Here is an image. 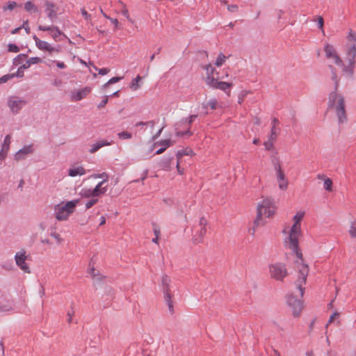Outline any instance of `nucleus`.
<instances>
[{
    "label": "nucleus",
    "instance_id": "f257e3e1",
    "mask_svg": "<svg viewBox=\"0 0 356 356\" xmlns=\"http://www.w3.org/2000/svg\"><path fill=\"white\" fill-rule=\"evenodd\" d=\"M305 216V211H300L293 216V224L291 227L289 234L285 239V246L295 253L299 259L296 261L298 268L299 277L296 282V290L299 296L302 297L304 295V285L306 283L309 272V267L307 264L302 263V254L299 249L298 238L301 235L300 221Z\"/></svg>",
    "mask_w": 356,
    "mask_h": 356
},
{
    "label": "nucleus",
    "instance_id": "f03ea898",
    "mask_svg": "<svg viewBox=\"0 0 356 356\" xmlns=\"http://www.w3.org/2000/svg\"><path fill=\"white\" fill-rule=\"evenodd\" d=\"M276 205L273 200L270 198L263 199L257 207V217L254 224L256 227L263 225L266 223L263 218L273 217L276 211Z\"/></svg>",
    "mask_w": 356,
    "mask_h": 356
},
{
    "label": "nucleus",
    "instance_id": "7ed1b4c3",
    "mask_svg": "<svg viewBox=\"0 0 356 356\" xmlns=\"http://www.w3.org/2000/svg\"><path fill=\"white\" fill-rule=\"evenodd\" d=\"M327 106L329 108L334 109L339 124H343L347 122L345 103L342 95L335 91L330 92Z\"/></svg>",
    "mask_w": 356,
    "mask_h": 356
},
{
    "label": "nucleus",
    "instance_id": "20e7f679",
    "mask_svg": "<svg viewBox=\"0 0 356 356\" xmlns=\"http://www.w3.org/2000/svg\"><path fill=\"white\" fill-rule=\"evenodd\" d=\"M78 202V200H74L66 203L56 204L54 209L56 218L59 221L66 220L70 215L73 213L74 208Z\"/></svg>",
    "mask_w": 356,
    "mask_h": 356
},
{
    "label": "nucleus",
    "instance_id": "39448f33",
    "mask_svg": "<svg viewBox=\"0 0 356 356\" xmlns=\"http://www.w3.org/2000/svg\"><path fill=\"white\" fill-rule=\"evenodd\" d=\"M268 272L270 278L276 281H283L288 275L286 265L281 262L270 264L268 266Z\"/></svg>",
    "mask_w": 356,
    "mask_h": 356
},
{
    "label": "nucleus",
    "instance_id": "423d86ee",
    "mask_svg": "<svg viewBox=\"0 0 356 356\" xmlns=\"http://www.w3.org/2000/svg\"><path fill=\"white\" fill-rule=\"evenodd\" d=\"M356 49H346V63H343L342 71L346 76H352L354 72Z\"/></svg>",
    "mask_w": 356,
    "mask_h": 356
},
{
    "label": "nucleus",
    "instance_id": "0eeeda50",
    "mask_svg": "<svg viewBox=\"0 0 356 356\" xmlns=\"http://www.w3.org/2000/svg\"><path fill=\"white\" fill-rule=\"evenodd\" d=\"M207 220L205 218L202 217L200 219L199 225L195 227L193 229V241L195 243H200L202 242L203 237L206 234V226Z\"/></svg>",
    "mask_w": 356,
    "mask_h": 356
},
{
    "label": "nucleus",
    "instance_id": "6e6552de",
    "mask_svg": "<svg viewBox=\"0 0 356 356\" xmlns=\"http://www.w3.org/2000/svg\"><path fill=\"white\" fill-rule=\"evenodd\" d=\"M286 302L291 309L293 316H298L303 307L302 301L291 293L287 296Z\"/></svg>",
    "mask_w": 356,
    "mask_h": 356
},
{
    "label": "nucleus",
    "instance_id": "1a4fd4ad",
    "mask_svg": "<svg viewBox=\"0 0 356 356\" xmlns=\"http://www.w3.org/2000/svg\"><path fill=\"white\" fill-rule=\"evenodd\" d=\"M274 169L276 172V179L279 188L282 191H286L288 188L289 181L286 178L285 174L282 170L281 165L279 162L274 163Z\"/></svg>",
    "mask_w": 356,
    "mask_h": 356
},
{
    "label": "nucleus",
    "instance_id": "9d476101",
    "mask_svg": "<svg viewBox=\"0 0 356 356\" xmlns=\"http://www.w3.org/2000/svg\"><path fill=\"white\" fill-rule=\"evenodd\" d=\"M324 51L327 58L332 59L334 63L342 67L343 61L337 54L336 49L332 45L330 44H325L324 45Z\"/></svg>",
    "mask_w": 356,
    "mask_h": 356
},
{
    "label": "nucleus",
    "instance_id": "9b49d317",
    "mask_svg": "<svg viewBox=\"0 0 356 356\" xmlns=\"http://www.w3.org/2000/svg\"><path fill=\"white\" fill-rule=\"evenodd\" d=\"M197 117V115H191L188 118L182 119L180 124L186 127V131H181L176 128V136L178 137H183L186 135L191 136L192 132L190 131L191 125Z\"/></svg>",
    "mask_w": 356,
    "mask_h": 356
},
{
    "label": "nucleus",
    "instance_id": "f8f14e48",
    "mask_svg": "<svg viewBox=\"0 0 356 356\" xmlns=\"http://www.w3.org/2000/svg\"><path fill=\"white\" fill-rule=\"evenodd\" d=\"M26 104V101L22 98L10 97L8 101V105L13 114H17Z\"/></svg>",
    "mask_w": 356,
    "mask_h": 356
},
{
    "label": "nucleus",
    "instance_id": "ddd939ff",
    "mask_svg": "<svg viewBox=\"0 0 356 356\" xmlns=\"http://www.w3.org/2000/svg\"><path fill=\"white\" fill-rule=\"evenodd\" d=\"M15 260L17 266L20 268L24 273H30L29 266L26 263V255L24 250H21L16 252L15 255Z\"/></svg>",
    "mask_w": 356,
    "mask_h": 356
},
{
    "label": "nucleus",
    "instance_id": "4468645a",
    "mask_svg": "<svg viewBox=\"0 0 356 356\" xmlns=\"http://www.w3.org/2000/svg\"><path fill=\"white\" fill-rule=\"evenodd\" d=\"M38 29L42 31H50L51 35L55 41H60L61 40L58 38V37L60 35H63V37L65 38H67V35L65 33H63L59 29V28L58 26H46L39 25Z\"/></svg>",
    "mask_w": 356,
    "mask_h": 356
},
{
    "label": "nucleus",
    "instance_id": "2eb2a0df",
    "mask_svg": "<svg viewBox=\"0 0 356 356\" xmlns=\"http://www.w3.org/2000/svg\"><path fill=\"white\" fill-rule=\"evenodd\" d=\"M34 152V146L33 144L26 145L19 149L14 155L16 161L24 160L29 154Z\"/></svg>",
    "mask_w": 356,
    "mask_h": 356
},
{
    "label": "nucleus",
    "instance_id": "dca6fc26",
    "mask_svg": "<svg viewBox=\"0 0 356 356\" xmlns=\"http://www.w3.org/2000/svg\"><path fill=\"white\" fill-rule=\"evenodd\" d=\"M219 76L217 78H209V84L208 86L216 89L221 90L225 92L228 90L232 86V83L225 82V81H219Z\"/></svg>",
    "mask_w": 356,
    "mask_h": 356
},
{
    "label": "nucleus",
    "instance_id": "f3484780",
    "mask_svg": "<svg viewBox=\"0 0 356 356\" xmlns=\"http://www.w3.org/2000/svg\"><path fill=\"white\" fill-rule=\"evenodd\" d=\"M92 90L91 87L85 86L79 90L72 92L70 98L72 102H79L84 99Z\"/></svg>",
    "mask_w": 356,
    "mask_h": 356
},
{
    "label": "nucleus",
    "instance_id": "a211bd4d",
    "mask_svg": "<svg viewBox=\"0 0 356 356\" xmlns=\"http://www.w3.org/2000/svg\"><path fill=\"white\" fill-rule=\"evenodd\" d=\"M44 5L45 7V12L47 17L51 22H54L57 18V10L56 5L49 1H44Z\"/></svg>",
    "mask_w": 356,
    "mask_h": 356
},
{
    "label": "nucleus",
    "instance_id": "6ab92c4d",
    "mask_svg": "<svg viewBox=\"0 0 356 356\" xmlns=\"http://www.w3.org/2000/svg\"><path fill=\"white\" fill-rule=\"evenodd\" d=\"M10 144V136L6 135L4 138L3 143L2 144L1 149L0 151V160L3 161L7 156L8 151Z\"/></svg>",
    "mask_w": 356,
    "mask_h": 356
},
{
    "label": "nucleus",
    "instance_id": "aec40b11",
    "mask_svg": "<svg viewBox=\"0 0 356 356\" xmlns=\"http://www.w3.org/2000/svg\"><path fill=\"white\" fill-rule=\"evenodd\" d=\"M86 173L82 165H72L68 170V175L72 177L82 176Z\"/></svg>",
    "mask_w": 356,
    "mask_h": 356
},
{
    "label": "nucleus",
    "instance_id": "412c9836",
    "mask_svg": "<svg viewBox=\"0 0 356 356\" xmlns=\"http://www.w3.org/2000/svg\"><path fill=\"white\" fill-rule=\"evenodd\" d=\"M113 143V142L112 140H110V141H108V140H99V141L93 143L91 145L90 149H89V152L91 154H93V153L96 152L97 151H98L100 148H102L104 146L111 145Z\"/></svg>",
    "mask_w": 356,
    "mask_h": 356
},
{
    "label": "nucleus",
    "instance_id": "4be33fe9",
    "mask_svg": "<svg viewBox=\"0 0 356 356\" xmlns=\"http://www.w3.org/2000/svg\"><path fill=\"white\" fill-rule=\"evenodd\" d=\"M38 43L36 44V47L40 50L47 51L49 53H51L53 51L59 52V51H60L59 48H54V47H51V45L46 41L40 40V41H38Z\"/></svg>",
    "mask_w": 356,
    "mask_h": 356
},
{
    "label": "nucleus",
    "instance_id": "5701e85b",
    "mask_svg": "<svg viewBox=\"0 0 356 356\" xmlns=\"http://www.w3.org/2000/svg\"><path fill=\"white\" fill-rule=\"evenodd\" d=\"M170 282H171V280L167 275H163L162 280H161V284H162V286H163V291L164 296L171 294L170 289Z\"/></svg>",
    "mask_w": 356,
    "mask_h": 356
},
{
    "label": "nucleus",
    "instance_id": "b1692460",
    "mask_svg": "<svg viewBox=\"0 0 356 356\" xmlns=\"http://www.w3.org/2000/svg\"><path fill=\"white\" fill-rule=\"evenodd\" d=\"M108 190V186H104L103 182H99L96 186L92 189V191L95 197H99L104 195Z\"/></svg>",
    "mask_w": 356,
    "mask_h": 356
},
{
    "label": "nucleus",
    "instance_id": "393cba45",
    "mask_svg": "<svg viewBox=\"0 0 356 356\" xmlns=\"http://www.w3.org/2000/svg\"><path fill=\"white\" fill-rule=\"evenodd\" d=\"M346 49H356V35L352 31L348 35Z\"/></svg>",
    "mask_w": 356,
    "mask_h": 356
},
{
    "label": "nucleus",
    "instance_id": "a878e982",
    "mask_svg": "<svg viewBox=\"0 0 356 356\" xmlns=\"http://www.w3.org/2000/svg\"><path fill=\"white\" fill-rule=\"evenodd\" d=\"M203 69L206 71V74H207L206 83L208 85L209 82V78H215L213 76V74L216 71V69L210 63L205 65L203 67Z\"/></svg>",
    "mask_w": 356,
    "mask_h": 356
},
{
    "label": "nucleus",
    "instance_id": "bb28decb",
    "mask_svg": "<svg viewBox=\"0 0 356 356\" xmlns=\"http://www.w3.org/2000/svg\"><path fill=\"white\" fill-rule=\"evenodd\" d=\"M228 57L229 56H226L222 52L219 53L214 65L218 67H221L226 62Z\"/></svg>",
    "mask_w": 356,
    "mask_h": 356
},
{
    "label": "nucleus",
    "instance_id": "cd10ccee",
    "mask_svg": "<svg viewBox=\"0 0 356 356\" xmlns=\"http://www.w3.org/2000/svg\"><path fill=\"white\" fill-rule=\"evenodd\" d=\"M184 155L193 156L194 155V152L191 149L186 148L178 150L176 154L177 159H180Z\"/></svg>",
    "mask_w": 356,
    "mask_h": 356
},
{
    "label": "nucleus",
    "instance_id": "c85d7f7f",
    "mask_svg": "<svg viewBox=\"0 0 356 356\" xmlns=\"http://www.w3.org/2000/svg\"><path fill=\"white\" fill-rule=\"evenodd\" d=\"M79 194L82 197H86V198L96 197L92 191V189H91V188H83L81 190Z\"/></svg>",
    "mask_w": 356,
    "mask_h": 356
},
{
    "label": "nucleus",
    "instance_id": "c756f323",
    "mask_svg": "<svg viewBox=\"0 0 356 356\" xmlns=\"http://www.w3.org/2000/svg\"><path fill=\"white\" fill-rule=\"evenodd\" d=\"M24 9L29 13H36L38 11V7L31 1L24 3Z\"/></svg>",
    "mask_w": 356,
    "mask_h": 356
},
{
    "label": "nucleus",
    "instance_id": "7c9ffc66",
    "mask_svg": "<svg viewBox=\"0 0 356 356\" xmlns=\"http://www.w3.org/2000/svg\"><path fill=\"white\" fill-rule=\"evenodd\" d=\"M29 67V63L26 62L24 64H22L21 66H19L17 70V72L15 74L16 77L22 78L24 76V72L25 70L28 69Z\"/></svg>",
    "mask_w": 356,
    "mask_h": 356
},
{
    "label": "nucleus",
    "instance_id": "2f4dec72",
    "mask_svg": "<svg viewBox=\"0 0 356 356\" xmlns=\"http://www.w3.org/2000/svg\"><path fill=\"white\" fill-rule=\"evenodd\" d=\"M141 76L140 75H138L135 79H134L130 84V88L136 91L138 89L140 88V86L139 84V82L141 81Z\"/></svg>",
    "mask_w": 356,
    "mask_h": 356
},
{
    "label": "nucleus",
    "instance_id": "473e14b6",
    "mask_svg": "<svg viewBox=\"0 0 356 356\" xmlns=\"http://www.w3.org/2000/svg\"><path fill=\"white\" fill-rule=\"evenodd\" d=\"M165 301L168 305L169 312L170 314L174 313V307H173V302L172 300V296L170 295H165L164 296Z\"/></svg>",
    "mask_w": 356,
    "mask_h": 356
},
{
    "label": "nucleus",
    "instance_id": "72a5a7b5",
    "mask_svg": "<svg viewBox=\"0 0 356 356\" xmlns=\"http://www.w3.org/2000/svg\"><path fill=\"white\" fill-rule=\"evenodd\" d=\"M91 177L94 179L102 178L103 180L101 182L105 184L108 181L109 176L106 172H102L100 174H93L91 175Z\"/></svg>",
    "mask_w": 356,
    "mask_h": 356
},
{
    "label": "nucleus",
    "instance_id": "f704fd0d",
    "mask_svg": "<svg viewBox=\"0 0 356 356\" xmlns=\"http://www.w3.org/2000/svg\"><path fill=\"white\" fill-rule=\"evenodd\" d=\"M118 136L120 140H129L132 138V134L128 131H122L118 134Z\"/></svg>",
    "mask_w": 356,
    "mask_h": 356
},
{
    "label": "nucleus",
    "instance_id": "c9c22d12",
    "mask_svg": "<svg viewBox=\"0 0 356 356\" xmlns=\"http://www.w3.org/2000/svg\"><path fill=\"white\" fill-rule=\"evenodd\" d=\"M27 56L24 54H20L17 55L13 60V64L15 65L21 64L23 62L24 59Z\"/></svg>",
    "mask_w": 356,
    "mask_h": 356
},
{
    "label": "nucleus",
    "instance_id": "e433bc0d",
    "mask_svg": "<svg viewBox=\"0 0 356 356\" xmlns=\"http://www.w3.org/2000/svg\"><path fill=\"white\" fill-rule=\"evenodd\" d=\"M171 159L172 158L163 159L160 163V166L165 170H170V163Z\"/></svg>",
    "mask_w": 356,
    "mask_h": 356
},
{
    "label": "nucleus",
    "instance_id": "4c0bfd02",
    "mask_svg": "<svg viewBox=\"0 0 356 356\" xmlns=\"http://www.w3.org/2000/svg\"><path fill=\"white\" fill-rule=\"evenodd\" d=\"M332 181L330 178L324 179L323 187L327 191H332Z\"/></svg>",
    "mask_w": 356,
    "mask_h": 356
},
{
    "label": "nucleus",
    "instance_id": "58836bf2",
    "mask_svg": "<svg viewBox=\"0 0 356 356\" xmlns=\"http://www.w3.org/2000/svg\"><path fill=\"white\" fill-rule=\"evenodd\" d=\"M17 6V3L15 1H8V3L3 6V10L4 11L8 10H13L14 8H15Z\"/></svg>",
    "mask_w": 356,
    "mask_h": 356
},
{
    "label": "nucleus",
    "instance_id": "ea45409f",
    "mask_svg": "<svg viewBox=\"0 0 356 356\" xmlns=\"http://www.w3.org/2000/svg\"><path fill=\"white\" fill-rule=\"evenodd\" d=\"M16 77L15 74H8L0 77V84L5 83L10 79Z\"/></svg>",
    "mask_w": 356,
    "mask_h": 356
},
{
    "label": "nucleus",
    "instance_id": "a19ab883",
    "mask_svg": "<svg viewBox=\"0 0 356 356\" xmlns=\"http://www.w3.org/2000/svg\"><path fill=\"white\" fill-rule=\"evenodd\" d=\"M29 63V67L33 64H38L42 62V59L39 57H31L26 61Z\"/></svg>",
    "mask_w": 356,
    "mask_h": 356
},
{
    "label": "nucleus",
    "instance_id": "79ce46f5",
    "mask_svg": "<svg viewBox=\"0 0 356 356\" xmlns=\"http://www.w3.org/2000/svg\"><path fill=\"white\" fill-rule=\"evenodd\" d=\"M122 79V77L115 76L109 79L104 86V88H106L108 85L118 82Z\"/></svg>",
    "mask_w": 356,
    "mask_h": 356
},
{
    "label": "nucleus",
    "instance_id": "37998d69",
    "mask_svg": "<svg viewBox=\"0 0 356 356\" xmlns=\"http://www.w3.org/2000/svg\"><path fill=\"white\" fill-rule=\"evenodd\" d=\"M217 100L215 98H212V99H210L207 105L205 106V107H207V106H209L211 109H216V106H217Z\"/></svg>",
    "mask_w": 356,
    "mask_h": 356
},
{
    "label": "nucleus",
    "instance_id": "c03bdc74",
    "mask_svg": "<svg viewBox=\"0 0 356 356\" xmlns=\"http://www.w3.org/2000/svg\"><path fill=\"white\" fill-rule=\"evenodd\" d=\"M275 140H273V139H271V138H269L268 139L267 141H266L264 143V145L266 148V149L267 150H270L273 149V142L275 141Z\"/></svg>",
    "mask_w": 356,
    "mask_h": 356
},
{
    "label": "nucleus",
    "instance_id": "a18cd8bd",
    "mask_svg": "<svg viewBox=\"0 0 356 356\" xmlns=\"http://www.w3.org/2000/svg\"><path fill=\"white\" fill-rule=\"evenodd\" d=\"M98 202V199L97 197H92L91 200L88 201L86 203V208L87 209L91 208L93 205H95Z\"/></svg>",
    "mask_w": 356,
    "mask_h": 356
},
{
    "label": "nucleus",
    "instance_id": "49530a36",
    "mask_svg": "<svg viewBox=\"0 0 356 356\" xmlns=\"http://www.w3.org/2000/svg\"><path fill=\"white\" fill-rule=\"evenodd\" d=\"M8 49L9 51L14 52V53H17V52L19 51V47L17 46L15 44H12V43H10L8 45Z\"/></svg>",
    "mask_w": 356,
    "mask_h": 356
},
{
    "label": "nucleus",
    "instance_id": "de8ad7c7",
    "mask_svg": "<svg viewBox=\"0 0 356 356\" xmlns=\"http://www.w3.org/2000/svg\"><path fill=\"white\" fill-rule=\"evenodd\" d=\"M93 67L95 68V70L98 71L99 74L102 75V76L103 75H106L109 72V70L107 69V68H100V69H99L96 66H93Z\"/></svg>",
    "mask_w": 356,
    "mask_h": 356
},
{
    "label": "nucleus",
    "instance_id": "09e8293b",
    "mask_svg": "<svg viewBox=\"0 0 356 356\" xmlns=\"http://www.w3.org/2000/svg\"><path fill=\"white\" fill-rule=\"evenodd\" d=\"M349 234L351 236V237H356V227H355V222L352 223L349 229Z\"/></svg>",
    "mask_w": 356,
    "mask_h": 356
},
{
    "label": "nucleus",
    "instance_id": "8fccbe9b",
    "mask_svg": "<svg viewBox=\"0 0 356 356\" xmlns=\"http://www.w3.org/2000/svg\"><path fill=\"white\" fill-rule=\"evenodd\" d=\"M159 144L162 146V147H165L166 149L168 147L170 146V140H162Z\"/></svg>",
    "mask_w": 356,
    "mask_h": 356
},
{
    "label": "nucleus",
    "instance_id": "3c124183",
    "mask_svg": "<svg viewBox=\"0 0 356 356\" xmlns=\"http://www.w3.org/2000/svg\"><path fill=\"white\" fill-rule=\"evenodd\" d=\"M22 29H24L27 34L30 33L31 29L29 25L28 20L24 22L22 26H21Z\"/></svg>",
    "mask_w": 356,
    "mask_h": 356
},
{
    "label": "nucleus",
    "instance_id": "603ef678",
    "mask_svg": "<svg viewBox=\"0 0 356 356\" xmlns=\"http://www.w3.org/2000/svg\"><path fill=\"white\" fill-rule=\"evenodd\" d=\"M51 63H55L56 66L60 69H65L66 67V65L62 61L51 60Z\"/></svg>",
    "mask_w": 356,
    "mask_h": 356
},
{
    "label": "nucleus",
    "instance_id": "864d4df0",
    "mask_svg": "<svg viewBox=\"0 0 356 356\" xmlns=\"http://www.w3.org/2000/svg\"><path fill=\"white\" fill-rule=\"evenodd\" d=\"M269 138L275 140L277 138V129L275 127H271L270 134L268 137Z\"/></svg>",
    "mask_w": 356,
    "mask_h": 356
},
{
    "label": "nucleus",
    "instance_id": "5fc2aeb1",
    "mask_svg": "<svg viewBox=\"0 0 356 356\" xmlns=\"http://www.w3.org/2000/svg\"><path fill=\"white\" fill-rule=\"evenodd\" d=\"M227 10L231 13H235L238 11V6L236 4H231L227 6Z\"/></svg>",
    "mask_w": 356,
    "mask_h": 356
},
{
    "label": "nucleus",
    "instance_id": "6e6d98bb",
    "mask_svg": "<svg viewBox=\"0 0 356 356\" xmlns=\"http://www.w3.org/2000/svg\"><path fill=\"white\" fill-rule=\"evenodd\" d=\"M108 102V97L107 96H105L102 100L100 102V103L98 104L97 107L99 108H103L106 106V104H107Z\"/></svg>",
    "mask_w": 356,
    "mask_h": 356
},
{
    "label": "nucleus",
    "instance_id": "4d7b16f0",
    "mask_svg": "<svg viewBox=\"0 0 356 356\" xmlns=\"http://www.w3.org/2000/svg\"><path fill=\"white\" fill-rule=\"evenodd\" d=\"M88 273H89L90 275H91V276H92L93 278H95V277H96V276H98V275H99V274H96V273H95V268H94L93 266H92V267H91V266H90V267L88 268Z\"/></svg>",
    "mask_w": 356,
    "mask_h": 356
},
{
    "label": "nucleus",
    "instance_id": "13d9d810",
    "mask_svg": "<svg viewBox=\"0 0 356 356\" xmlns=\"http://www.w3.org/2000/svg\"><path fill=\"white\" fill-rule=\"evenodd\" d=\"M123 16H124L128 20L131 21L129 13L128 10L125 8V6L123 7L121 11Z\"/></svg>",
    "mask_w": 356,
    "mask_h": 356
},
{
    "label": "nucleus",
    "instance_id": "bf43d9fd",
    "mask_svg": "<svg viewBox=\"0 0 356 356\" xmlns=\"http://www.w3.org/2000/svg\"><path fill=\"white\" fill-rule=\"evenodd\" d=\"M103 15H104V16L106 18L108 19L111 21V22L113 24H114V25H115V26L117 28V26H118V19H117L109 17H108V16H107L106 14H104V13H103Z\"/></svg>",
    "mask_w": 356,
    "mask_h": 356
},
{
    "label": "nucleus",
    "instance_id": "052dcab7",
    "mask_svg": "<svg viewBox=\"0 0 356 356\" xmlns=\"http://www.w3.org/2000/svg\"><path fill=\"white\" fill-rule=\"evenodd\" d=\"M81 13L86 20H88L90 19V15L88 14V12L84 8H82L81 10Z\"/></svg>",
    "mask_w": 356,
    "mask_h": 356
},
{
    "label": "nucleus",
    "instance_id": "680f3d73",
    "mask_svg": "<svg viewBox=\"0 0 356 356\" xmlns=\"http://www.w3.org/2000/svg\"><path fill=\"white\" fill-rule=\"evenodd\" d=\"M339 316V314L338 312H334L330 316V318L328 320V323L326 325V326L327 327L328 324L329 323H331L333 322L334 319L336 318V317H338Z\"/></svg>",
    "mask_w": 356,
    "mask_h": 356
},
{
    "label": "nucleus",
    "instance_id": "e2e57ef3",
    "mask_svg": "<svg viewBox=\"0 0 356 356\" xmlns=\"http://www.w3.org/2000/svg\"><path fill=\"white\" fill-rule=\"evenodd\" d=\"M323 18L322 17H318V21H317V24H318V27L320 29H322L323 30Z\"/></svg>",
    "mask_w": 356,
    "mask_h": 356
},
{
    "label": "nucleus",
    "instance_id": "0e129e2a",
    "mask_svg": "<svg viewBox=\"0 0 356 356\" xmlns=\"http://www.w3.org/2000/svg\"><path fill=\"white\" fill-rule=\"evenodd\" d=\"M152 124V127H153V126H154V122H153V121H149V122H137V123L136 124V127L144 126V125H145V124Z\"/></svg>",
    "mask_w": 356,
    "mask_h": 356
},
{
    "label": "nucleus",
    "instance_id": "69168bd1",
    "mask_svg": "<svg viewBox=\"0 0 356 356\" xmlns=\"http://www.w3.org/2000/svg\"><path fill=\"white\" fill-rule=\"evenodd\" d=\"M51 236L54 237L58 243L61 241V238L60 237V235L56 232H53L51 234Z\"/></svg>",
    "mask_w": 356,
    "mask_h": 356
},
{
    "label": "nucleus",
    "instance_id": "338daca9",
    "mask_svg": "<svg viewBox=\"0 0 356 356\" xmlns=\"http://www.w3.org/2000/svg\"><path fill=\"white\" fill-rule=\"evenodd\" d=\"M330 69H331V72H332V79L334 80L335 84L337 85V81L336 80L337 79V74L334 72L332 66H330Z\"/></svg>",
    "mask_w": 356,
    "mask_h": 356
},
{
    "label": "nucleus",
    "instance_id": "774afa93",
    "mask_svg": "<svg viewBox=\"0 0 356 356\" xmlns=\"http://www.w3.org/2000/svg\"><path fill=\"white\" fill-rule=\"evenodd\" d=\"M272 127H275L276 128V126H277L279 124V120L278 119L274 118L273 120H272Z\"/></svg>",
    "mask_w": 356,
    "mask_h": 356
}]
</instances>
